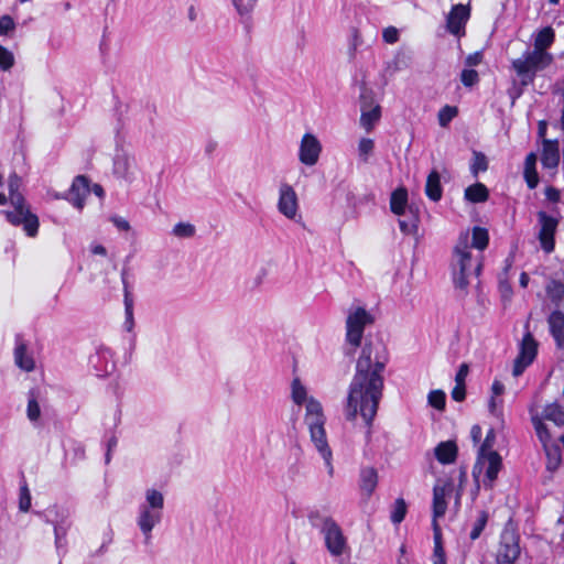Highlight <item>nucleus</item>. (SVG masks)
Segmentation results:
<instances>
[{"label": "nucleus", "mask_w": 564, "mask_h": 564, "mask_svg": "<svg viewBox=\"0 0 564 564\" xmlns=\"http://www.w3.org/2000/svg\"><path fill=\"white\" fill-rule=\"evenodd\" d=\"M145 500H147V503L143 505L142 507H150V509L162 511L163 506H164V498L160 491H158L155 489L147 490Z\"/></svg>", "instance_id": "72a5a7b5"}, {"label": "nucleus", "mask_w": 564, "mask_h": 564, "mask_svg": "<svg viewBox=\"0 0 564 564\" xmlns=\"http://www.w3.org/2000/svg\"><path fill=\"white\" fill-rule=\"evenodd\" d=\"M257 0H248L247 3L243 0H232V6L239 15H248L254 8Z\"/></svg>", "instance_id": "de8ad7c7"}, {"label": "nucleus", "mask_w": 564, "mask_h": 564, "mask_svg": "<svg viewBox=\"0 0 564 564\" xmlns=\"http://www.w3.org/2000/svg\"><path fill=\"white\" fill-rule=\"evenodd\" d=\"M541 162L544 167L553 169L560 162L558 143L556 141L544 140Z\"/></svg>", "instance_id": "a211bd4d"}, {"label": "nucleus", "mask_w": 564, "mask_h": 564, "mask_svg": "<svg viewBox=\"0 0 564 564\" xmlns=\"http://www.w3.org/2000/svg\"><path fill=\"white\" fill-rule=\"evenodd\" d=\"M403 218L399 219V226L403 234L416 236L419 228V214L412 207L408 208V212L401 215Z\"/></svg>", "instance_id": "aec40b11"}, {"label": "nucleus", "mask_w": 564, "mask_h": 564, "mask_svg": "<svg viewBox=\"0 0 564 564\" xmlns=\"http://www.w3.org/2000/svg\"><path fill=\"white\" fill-rule=\"evenodd\" d=\"M488 189L481 183H476L465 189V198L471 203H484L488 199Z\"/></svg>", "instance_id": "a878e982"}, {"label": "nucleus", "mask_w": 564, "mask_h": 564, "mask_svg": "<svg viewBox=\"0 0 564 564\" xmlns=\"http://www.w3.org/2000/svg\"><path fill=\"white\" fill-rule=\"evenodd\" d=\"M478 73L474 69H464L460 75V80L466 87H471L478 83Z\"/></svg>", "instance_id": "603ef678"}, {"label": "nucleus", "mask_w": 564, "mask_h": 564, "mask_svg": "<svg viewBox=\"0 0 564 564\" xmlns=\"http://www.w3.org/2000/svg\"><path fill=\"white\" fill-rule=\"evenodd\" d=\"M406 513V503L402 498L395 500L394 510L391 514V520L394 523H400Z\"/></svg>", "instance_id": "c03bdc74"}, {"label": "nucleus", "mask_w": 564, "mask_h": 564, "mask_svg": "<svg viewBox=\"0 0 564 564\" xmlns=\"http://www.w3.org/2000/svg\"><path fill=\"white\" fill-rule=\"evenodd\" d=\"M19 508L22 512H26L31 508V495L26 485L20 488Z\"/></svg>", "instance_id": "09e8293b"}, {"label": "nucleus", "mask_w": 564, "mask_h": 564, "mask_svg": "<svg viewBox=\"0 0 564 564\" xmlns=\"http://www.w3.org/2000/svg\"><path fill=\"white\" fill-rule=\"evenodd\" d=\"M550 451H551V456H547L549 457L547 468L552 470V469H556L557 466L560 465L561 454H560L558 447H556V446L550 445Z\"/></svg>", "instance_id": "5fc2aeb1"}, {"label": "nucleus", "mask_w": 564, "mask_h": 564, "mask_svg": "<svg viewBox=\"0 0 564 564\" xmlns=\"http://www.w3.org/2000/svg\"><path fill=\"white\" fill-rule=\"evenodd\" d=\"M122 283H123V290H124V307H126V315H127V329L130 332L133 327V301L131 297V293L128 288V282L126 280V272H122Z\"/></svg>", "instance_id": "c85d7f7f"}, {"label": "nucleus", "mask_w": 564, "mask_h": 564, "mask_svg": "<svg viewBox=\"0 0 564 564\" xmlns=\"http://www.w3.org/2000/svg\"><path fill=\"white\" fill-rule=\"evenodd\" d=\"M445 393L442 390H433L429 393V403L431 406L442 411L445 408Z\"/></svg>", "instance_id": "79ce46f5"}, {"label": "nucleus", "mask_w": 564, "mask_h": 564, "mask_svg": "<svg viewBox=\"0 0 564 564\" xmlns=\"http://www.w3.org/2000/svg\"><path fill=\"white\" fill-rule=\"evenodd\" d=\"M519 555V538L513 530L506 529L501 534L497 552V564H513Z\"/></svg>", "instance_id": "0eeeda50"}, {"label": "nucleus", "mask_w": 564, "mask_h": 564, "mask_svg": "<svg viewBox=\"0 0 564 564\" xmlns=\"http://www.w3.org/2000/svg\"><path fill=\"white\" fill-rule=\"evenodd\" d=\"M425 194L433 202H437L442 197L441 176L436 170H433L427 176Z\"/></svg>", "instance_id": "412c9836"}, {"label": "nucleus", "mask_w": 564, "mask_h": 564, "mask_svg": "<svg viewBox=\"0 0 564 564\" xmlns=\"http://www.w3.org/2000/svg\"><path fill=\"white\" fill-rule=\"evenodd\" d=\"M381 108L379 105H376L371 108H361V117L360 124L369 132L376 124V122L380 119Z\"/></svg>", "instance_id": "b1692460"}, {"label": "nucleus", "mask_w": 564, "mask_h": 564, "mask_svg": "<svg viewBox=\"0 0 564 564\" xmlns=\"http://www.w3.org/2000/svg\"><path fill=\"white\" fill-rule=\"evenodd\" d=\"M12 212H7L8 220L13 225H23L24 230L31 237L35 236L39 229V219L25 206V202L20 207L13 206Z\"/></svg>", "instance_id": "9b49d317"}, {"label": "nucleus", "mask_w": 564, "mask_h": 564, "mask_svg": "<svg viewBox=\"0 0 564 564\" xmlns=\"http://www.w3.org/2000/svg\"><path fill=\"white\" fill-rule=\"evenodd\" d=\"M326 547L333 556H340L346 550V539L339 527L326 519L323 527Z\"/></svg>", "instance_id": "9d476101"}, {"label": "nucleus", "mask_w": 564, "mask_h": 564, "mask_svg": "<svg viewBox=\"0 0 564 564\" xmlns=\"http://www.w3.org/2000/svg\"><path fill=\"white\" fill-rule=\"evenodd\" d=\"M452 482L445 481L443 485L436 484L433 489V521L443 517L446 512L447 503L445 497L452 491Z\"/></svg>", "instance_id": "dca6fc26"}, {"label": "nucleus", "mask_w": 564, "mask_h": 564, "mask_svg": "<svg viewBox=\"0 0 564 564\" xmlns=\"http://www.w3.org/2000/svg\"><path fill=\"white\" fill-rule=\"evenodd\" d=\"M488 521V513L486 511H481L474 523L473 530L470 532V539L476 540L481 534Z\"/></svg>", "instance_id": "a19ab883"}, {"label": "nucleus", "mask_w": 564, "mask_h": 564, "mask_svg": "<svg viewBox=\"0 0 564 564\" xmlns=\"http://www.w3.org/2000/svg\"><path fill=\"white\" fill-rule=\"evenodd\" d=\"M382 37L387 43L393 44L399 39V31L393 26L386 28L382 32Z\"/></svg>", "instance_id": "6e6d98bb"}, {"label": "nucleus", "mask_w": 564, "mask_h": 564, "mask_svg": "<svg viewBox=\"0 0 564 564\" xmlns=\"http://www.w3.org/2000/svg\"><path fill=\"white\" fill-rule=\"evenodd\" d=\"M369 323H371V316L361 307H358L348 315L346 321V339L354 348L360 346L365 326Z\"/></svg>", "instance_id": "423d86ee"}, {"label": "nucleus", "mask_w": 564, "mask_h": 564, "mask_svg": "<svg viewBox=\"0 0 564 564\" xmlns=\"http://www.w3.org/2000/svg\"><path fill=\"white\" fill-rule=\"evenodd\" d=\"M378 484V475L376 469L368 467L361 471V490L369 497L376 489Z\"/></svg>", "instance_id": "393cba45"}, {"label": "nucleus", "mask_w": 564, "mask_h": 564, "mask_svg": "<svg viewBox=\"0 0 564 564\" xmlns=\"http://www.w3.org/2000/svg\"><path fill=\"white\" fill-rule=\"evenodd\" d=\"M524 176L530 188L536 187L539 183V176L535 169L524 170Z\"/></svg>", "instance_id": "4d7b16f0"}, {"label": "nucleus", "mask_w": 564, "mask_h": 564, "mask_svg": "<svg viewBox=\"0 0 564 564\" xmlns=\"http://www.w3.org/2000/svg\"><path fill=\"white\" fill-rule=\"evenodd\" d=\"M373 148H375V143H373V140H371V139L362 138L359 141L358 151H359V155L364 162L368 161V156L372 153Z\"/></svg>", "instance_id": "a18cd8bd"}, {"label": "nucleus", "mask_w": 564, "mask_h": 564, "mask_svg": "<svg viewBox=\"0 0 564 564\" xmlns=\"http://www.w3.org/2000/svg\"><path fill=\"white\" fill-rule=\"evenodd\" d=\"M547 322L555 340L558 343V345H562L564 340V313L561 311H554L549 316Z\"/></svg>", "instance_id": "4be33fe9"}, {"label": "nucleus", "mask_w": 564, "mask_h": 564, "mask_svg": "<svg viewBox=\"0 0 564 564\" xmlns=\"http://www.w3.org/2000/svg\"><path fill=\"white\" fill-rule=\"evenodd\" d=\"M310 398L307 397L306 388L302 384L301 380L299 378H294L292 381V400L297 405L303 404L304 402L307 403V400Z\"/></svg>", "instance_id": "473e14b6"}, {"label": "nucleus", "mask_w": 564, "mask_h": 564, "mask_svg": "<svg viewBox=\"0 0 564 564\" xmlns=\"http://www.w3.org/2000/svg\"><path fill=\"white\" fill-rule=\"evenodd\" d=\"M91 252H93L94 254H98V256H102V257H105V256L107 254V250H106V248H105L104 246H101V245H95V246H93V248H91Z\"/></svg>", "instance_id": "774afa93"}, {"label": "nucleus", "mask_w": 564, "mask_h": 564, "mask_svg": "<svg viewBox=\"0 0 564 564\" xmlns=\"http://www.w3.org/2000/svg\"><path fill=\"white\" fill-rule=\"evenodd\" d=\"M554 41V31L547 26L541 30L534 40V50L540 52H546V48L551 46Z\"/></svg>", "instance_id": "cd10ccee"}, {"label": "nucleus", "mask_w": 564, "mask_h": 564, "mask_svg": "<svg viewBox=\"0 0 564 564\" xmlns=\"http://www.w3.org/2000/svg\"><path fill=\"white\" fill-rule=\"evenodd\" d=\"M473 164L470 171L474 176H477L479 172H485L488 169V161L484 153L474 151Z\"/></svg>", "instance_id": "e433bc0d"}, {"label": "nucleus", "mask_w": 564, "mask_h": 564, "mask_svg": "<svg viewBox=\"0 0 564 564\" xmlns=\"http://www.w3.org/2000/svg\"><path fill=\"white\" fill-rule=\"evenodd\" d=\"M538 218L541 226L539 231L541 247L545 252H552L554 250V235L558 221L555 218L547 216L544 212H539Z\"/></svg>", "instance_id": "f8f14e48"}, {"label": "nucleus", "mask_w": 564, "mask_h": 564, "mask_svg": "<svg viewBox=\"0 0 564 564\" xmlns=\"http://www.w3.org/2000/svg\"><path fill=\"white\" fill-rule=\"evenodd\" d=\"M434 454L441 464H452L457 457V446L453 441L442 442L435 447Z\"/></svg>", "instance_id": "6ab92c4d"}, {"label": "nucleus", "mask_w": 564, "mask_h": 564, "mask_svg": "<svg viewBox=\"0 0 564 564\" xmlns=\"http://www.w3.org/2000/svg\"><path fill=\"white\" fill-rule=\"evenodd\" d=\"M14 359L17 366L25 371H32L35 367L33 358L26 355V347L24 344H20L15 348Z\"/></svg>", "instance_id": "bb28decb"}, {"label": "nucleus", "mask_w": 564, "mask_h": 564, "mask_svg": "<svg viewBox=\"0 0 564 564\" xmlns=\"http://www.w3.org/2000/svg\"><path fill=\"white\" fill-rule=\"evenodd\" d=\"M433 530H434V554L433 557L445 556L444 549L442 546V534L440 525L437 521H433Z\"/></svg>", "instance_id": "37998d69"}, {"label": "nucleus", "mask_w": 564, "mask_h": 564, "mask_svg": "<svg viewBox=\"0 0 564 564\" xmlns=\"http://www.w3.org/2000/svg\"><path fill=\"white\" fill-rule=\"evenodd\" d=\"M386 358L372 343H366L356 362V372L349 384L346 417L356 420L359 414L367 427L366 436L370 437L372 421L377 414L383 391V371Z\"/></svg>", "instance_id": "f257e3e1"}, {"label": "nucleus", "mask_w": 564, "mask_h": 564, "mask_svg": "<svg viewBox=\"0 0 564 564\" xmlns=\"http://www.w3.org/2000/svg\"><path fill=\"white\" fill-rule=\"evenodd\" d=\"M552 61L553 57L550 53L533 50L514 59L512 66L521 77L522 84L528 85L533 82L534 74L544 69Z\"/></svg>", "instance_id": "20e7f679"}, {"label": "nucleus", "mask_w": 564, "mask_h": 564, "mask_svg": "<svg viewBox=\"0 0 564 564\" xmlns=\"http://www.w3.org/2000/svg\"><path fill=\"white\" fill-rule=\"evenodd\" d=\"M406 203H408L406 189L403 187L397 188L391 195V199H390L391 210L395 215H402L405 212H408Z\"/></svg>", "instance_id": "5701e85b"}, {"label": "nucleus", "mask_w": 564, "mask_h": 564, "mask_svg": "<svg viewBox=\"0 0 564 564\" xmlns=\"http://www.w3.org/2000/svg\"><path fill=\"white\" fill-rule=\"evenodd\" d=\"M20 185H21V178L17 174L10 175L9 192H10V202H11L12 206L20 207L24 200L22 194L19 193Z\"/></svg>", "instance_id": "c756f323"}, {"label": "nucleus", "mask_w": 564, "mask_h": 564, "mask_svg": "<svg viewBox=\"0 0 564 564\" xmlns=\"http://www.w3.org/2000/svg\"><path fill=\"white\" fill-rule=\"evenodd\" d=\"M110 220L119 230H123V231L130 230V225L124 218L113 216L110 218Z\"/></svg>", "instance_id": "052dcab7"}, {"label": "nucleus", "mask_w": 564, "mask_h": 564, "mask_svg": "<svg viewBox=\"0 0 564 564\" xmlns=\"http://www.w3.org/2000/svg\"><path fill=\"white\" fill-rule=\"evenodd\" d=\"M545 420L552 421L556 426L564 425V411L557 404H549L543 412Z\"/></svg>", "instance_id": "7c9ffc66"}, {"label": "nucleus", "mask_w": 564, "mask_h": 564, "mask_svg": "<svg viewBox=\"0 0 564 564\" xmlns=\"http://www.w3.org/2000/svg\"><path fill=\"white\" fill-rule=\"evenodd\" d=\"M30 395L31 398L28 403V417L31 421H36L41 415V409L33 391L30 392Z\"/></svg>", "instance_id": "49530a36"}, {"label": "nucleus", "mask_w": 564, "mask_h": 564, "mask_svg": "<svg viewBox=\"0 0 564 564\" xmlns=\"http://www.w3.org/2000/svg\"><path fill=\"white\" fill-rule=\"evenodd\" d=\"M89 193H90V188H89L88 180L85 176L79 175L74 180V182L72 184V187H70L69 194H68V200L72 202L76 208L83 209L84 199L86 196L89 195Z\"/></svg>", "instance_id": "f3484780"}, {"label": "nucleus", "mask_w": 564, "mask_h": 564, "mask_svg": "<svg viewBox=\"0 0 564 564\" xmlns=\"http://www.w3.org/2000/svg\"><path fill=\"white\" fill-rule=\"evenodd\" d=\"M279 212L288 219H295L299 213V198L294 188L288 184L282 183L279 187Z\"/></svg>", "instance_id": "1a4fd4ad"}, {"label": "nucleus", "mask_w": 564, "mask_h": 564, "mask_svg": "<svg viewBox=\"0 0 564 564\" xmlns=\"http://www.w3.org/2000/svg\"><path fill=\"white\" fill-rule=\"evenodd\" d=\"M162 511L150 509V507H141L138 524L144 534V541L148 544L151 539L152 529L161 521Z\"/></svg>", "instance_id": "2eb2a0df"}, {"label": "nucleus", "mask_w": 564, "mask_h": 564, "mask_svg": "<svg viewBox=\"0 0 564 564\" xmlns=\"http://www.w3.org/2000/svg\"><path fill=\"white\" fill-rule=\"evenodd\" d=\"M489 236L488 231L481 227H475L473 229V247L479 250H485L488 246Z\"/></svg>", "instance_id": "f704fd0d"}, {"label": "nucleus", "mask_w": 564, "mask_h": 564, "mask_svg": "<svg viewBox=\"0 0 564 564\" xmlns=\"http://www.w3.org/2000/svg\"><path fill=\"white\" fill-rule=\"evenodd\" d=\"M495 442H496V433H495L494 429H490L488 431L481 446L479 447L478 453L486 454L489 451H494L492 447L495 445Z\"/></svg>", "instance_id": "3c124183"}, {"label": "nucleus", "mask_w": 564, "mask_h": 564, "mask_svg": "<svg viewBox=\"0 0 564 564\" xmlns=\"http://www.w3.org/2000/svg\"><path fill=\"white\" fill-rule=\"evenodd\" d=\"M15 63L13 53L7 47L0 45V69L3 72L10 70Z\"/></svg>", "instance_id": "58836bf2"}, {"label": "nucleus", "mask_w": 564, "mask_h": 564, "mask_svg": "<svg viewBox=\"0 0 564 564\" xmlns=\"http://www.w3.org/2000/svg\"><path fill=\"white\" fill-rule=\"evenodd\" d=\"M536 156L534 153H530L525 159L524 170L535 169Z\"/></svg>", "instance_id": "338daca9"}, {"label": "nucleus", "mask_w": 564, "mask_h": 564, "mask_svg": "<svg viewBox=\"0 0 564 564\" xmlns=\"http://www.w3.org/2000/svg\"><path fill=\"white\" fill-rule=\"evenodd\" d=\"M359 99H360L361 108H364V107L371 108L377 105L375 102L373 91L367 87V84L364 80L360 83Z\"/></svg>", "instance_id": "4c0bfd02"}, {"label": "nucleus", "mask_w": 564, "mask_h": 564, "mask_svg": "<svg viewBox=\"0 0 564 564\" xmlns=\"http://www.w3.org/2000/svg\"><path fill=\"white\" fill-rule=\"evenodd\" d=\"M305 422L308 426L312 442L324 458L329 476H333L332 449L328 446L324 429L325 416L322 404L313 397L307 400Z\"/></svg>", "instance_id": "f03ea898"}, {"label": "nucleus", "mask_w": 564, "mask_h": 564, "mask_svg": "<svg viewBox=\"0 0 564 564\" xmlns=\"http://www.w3.org/2000/svg\"><path fill=\"white\" fill-rule=\"evenodd\" d=\"M538 352V343L532 334L528 332L520 345V352L514 360L513 376H520L523 370L534 360Z\"/></svg>", "instance_id": "6e6552de"}, {"label": "nucleus", "mask_w": 564, "mask_h": 564, "mask_svg": "<svg viewBox=\"0 0 564 564\" xmlns=\"http://www.w3.org/2000/svg\"><path fill=\"white\" fill-rule=\"evenodd\" d=\"M470 434H471V438H473L474 443L475 444L478 443L481 438V427L479 425H474L471 427Z\"/></svg>", "instance_id": "0e129e2a"}, {"label": "nucleus", "mask_w": 564, "mask_h": 564, "mask_svg": "<svg viewBox=\"0 0 564 564\" xmlns=\"http://www.w3.org/2000/svg\"><path fill=\"white\" fill-rule=\"evenodd\" d=\"M465 395H466L465 384L456 383V386L454 387V389L452 391V398L455 401L460 402L465 399Z\"/></svg>", "instance_id": "13d9d810"}, {"label": "nucleus", "mask_w": 564, "mask_h": 564, "mask_svg": "<svg viewBox=\"0 0 564 564\" xmlns=\"http://www.w3.org/2000/svg\"><path fill=\"white\" fill-rule=\"evenodd\" d=\"M545 196L551 202H558L560 197H561V193H560V191H557L554 187H547L545 189Z\"/></svg>", "instance_id": "e2e57ef3"}, {"label": "nucleus", "mask_w": 564, "mask_h": 564, "mask_svg": "<svg viewBox=\"0 0 564 564\" xmlns=\"http://www.w3.org/2000/svg\"><path fill=\"white\" fill-rule=\"evenodd\" d=\"M15 29L14 20L6 14L0 18V35H8Z\"/></svg>", "instance_id": "864d4df0"}, {"label": "nucleus", "mask_w": 564, "mask_h": 564, "mask_svg": "<svg viewBox=\"0 0 564 564\" xmlns=\"http://www.w3.org/2000/svg\"><path fill=\"white\" fill-rule=\"evenodd\" d=\"M468 375V366L466 364L460 365L458 372L456 373L455 381L459 384H465V379Z\"/></svg>", "instance_id": "680f3d73"}, {"label": "nucleus", "mask_w": 564, "mask_h": 564, "mask_svg": "<svg viewBox=\"0 0 564 564\" xmlns=\"http://www.w3.org/2000/svg\"><path fill=\"white\" fill-rule=\"evenodd\" d=\"M532 421H533V425L536 431V434H538L540 441L543 443L546 455L551 456V451H550V445H549L550 433L547 431V427L539 417H533Z\"/></svg>", "instance_id": "2f4dec72"}, {"label": "nucleus", "mask_w": 564, "mask_h": 564, "mask_svg": "<svg viewBox=\"0 0 564 564\" xmlns=\"http://www.w3.org/2000/svg\"><path fill=\"white\" fill-rule=\"evenodd\" d=\"M502 467L501 456L496 451H489L486 454L478 453L477 463L474 467V477L477 478L478 474L485 469L484 485L492 488L495 480Z\"/></svg>", "instance_id": "39448f33"}, {"label": "nucleus", "mask_w": 564, "mask_h": 564, "mask_svg": "<svg viewBox=\"0 0 564 564\" xmlns=\"http://www.w3.org/2000/svg\"><path fill=\"white\" fill-rule=\"evenodd\" d=\"M322 147L315 135L306 133L303 135L300 145V161L308 166L317 163Z\"/></svg>", "instance_id": "ddd939ff"}, {"label": "nucleus", "mask_w": 564, "mask_h": 564, "mask_svg": "<svg viewBox=\"0 0 564 564\" xmlns=\"http://www.w3.org/2000/svg\"><path fill=\"white\" fill-rule=\"evenodd\" d=\"M503 390H505L503 384L500 381H495L492 387H491V391H492V394H494L492 397H497V395L502 394Z\"/></svg>", "instance_id": "69168bd1"}, {"label": "nucleus", "mask_w": 564, "mask_h": 564, "mask_svg": "<svg viewBox=\"0 0 564 564\" xmlns=\"http://www.w3.org/2000/svg\"><path fill=\"white\" fill-rule=\"evenodd\" d=\"M458 113L456 107L445 106L438 112V123L441 127H446Z\"/></svg>", "instance_id": "ea45409f"}, {"label": "nucleus", "mask_w": 564, "mask_h": 564, "mask_svg": "<svg viewBox=\"0 0 564 564\" xmlns=\"http://www.w3.org/2000/svg\"><path fill=\"white\" fill-rule=\"evenodd\" d=\"M546 293H547V296L554 302V303H558L563 300L564 297V285L561 283V282H557V281H551L547 285H546Z\"/></svg>", "instance_id": "c9c22d12"}, {"label": "nucleus", "mask_w": 564, "mask_h": 564, "mask_svg": "<svg viewBox=\"0 0 564 564\" xmlns=\"http://www.w3.org/2000/svg\"><path fill=\"white\" fill-rule=\"evenodd\" d=\"M468 240V232L462 234L454 249V282L460 290L467 289L470 273L478 275L482 267L481 258L473 263Z\"/></svg>", "instance_id": "7ed1b4c3"}, {"label": "nucleus", "mask_w": 564, "mask_h": 564, "mask_svg": "<svg viewBox=\"0 0 564 564\" xmlns=\"http://www.w3.org/2000/svg\"><path fill=\"white\" fill-rule=\"evenodd\" d=\"M195 232V227L191 224L178 223L173 228V234L176 237H192Z\"/></svg>", "instance_id": "8fccbe9b"}, {"label": "nucleus", "mask_w": 564, "mask_h": 564, "mask_svg": "<svg viewBox=\"0 0 564 564\" xmlns=\"http://www.w3.org/2000/svg\"><path fill=\"white\" fill-rule=\"evenodd\" d=\"M481 61H482L481 52H475L466 57L465 63L467 66L471 67V66H477L478 64L481 63Z\"/></svg>", "instance_id": "bf43d9fd"}, {"label": "nucleus", "mask_w": 564, "mask_h": 564, "mask_svg": "<svg viewBox=\"0 0 564 564\" xmlns=\"http://www.w3.org/2000/svg\"><path fill=\"white\" fill-rule=\"evenodd\" d=\"M469 8L464 4H456L447 15V30L456 36L465 34V24L469 18Z\"/></svg>", "instance_id": "4468645a"}]
</instances>
